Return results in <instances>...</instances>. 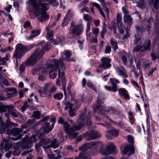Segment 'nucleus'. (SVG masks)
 I'll return each instance as SVG.
<instances>
[{
  "label": "nucleus",
  "mask_w": 159,
  "mask_h": 159,
  "mask_svg": "<svg viewBox=\"0 0 159 159\" xmlns=\"http://www.w3.org/2000/svg\"><path fill=\"white\" fill-rule=\"evenodd\" d=\"M91 112L89 111L87 113V109L85 107L83 111H81L80 114L79 115V118L77 120L78 124L71 127V129L79 131L85 125L88 126H91Z\"/></svg>",
  "instance_id": "nucleus-1"
},
{
  "label": "nucleus",
  "mask_w": 159,
  "mask_h": 159,
  "mask_svg": "<svg viewBox=\"0 0 159 159\" xmlns=\"http://www.w3.org/2000/svg\"><path fill=\"white\" fill-rule=\"evenodd\" d=\"M104 100L102 97H99L97 98L96 104L93 106V110L94 112L96 113L101 117H107L108 113L110 111H115V108L112 106L106 107L102 109H100L102 105L103 104Z\"/></svg>",
  "instance_id": "nucleus-2"
},
{
  "label": "nucleus",
  "mask_w": 159,
  "mask_h": 159,
  "mask_svg": "<svg viewBox=\"0 0 159 159\" xmlns=\"http://www.w3.org/2000/svg\"><path fill=\"white\" fill-rule=\"evenodd\" d=\"M49 4L42 6L29 12L30 15L31 13H33V15L36 17H39L38 20L40 22L45 21L49 18V15L47 14L46 11L49 9Z\"/></svg>",
  "instance_id": "nucleus-3"
},
{
  "label": "nucleus",
  "mask_w": 159,
  "mask_h": 159,
  "mask_svg": "<svg viewBox=\"0 0 159 159\" xmlns=\"http://www.w3.org/2000/svg\"><path fill=\"white\" fill-rule=\"evenodd\" d=\"M22 132V129L14 127L11 129H8L7 131V134L9 136L12 135L14 137H11V140L16 141L21 139L23 135L21 134Z\"/></svg>",
  "instance_id": "nucleus-4"
},
{
  "label": "nucleus",
  "mask_w": 159,
  "mask_h": 159,
  "mask_svg": "<svg viewBox=\"0 0 159 159\" xmlns=\"http://www.w3.org/2000/svg\"><path fill=\"white\" fill-rule=\"evenodd\" d=\"M26 46L21 43L17 44L13 56L16 59L21 58L27 52Z\"/></svg>",
  "instance_id": "nucleus-5"
},
{
  "label": "nucleus",
  "mask_w": 159,
  "mask_h": 159,
  "mask_svg": "<svg viewBox=\"0 0 159 159\" xmlns=\"http://www.w3.org/2000/svg\"><path fill=\"white\" fill-rule=\"evenodd\" d=\"M84 28V25L81 23L73 26L70 32L71 37L74 38L76 36H79L81 35L83 32Z\"/></svg>",
  "instance_id": "nucleus-6"
},
{
  "label": "nucleus",
  "mask_w": 159,
  "mask_h": 159,
  "mask_svg": "<svg viewBox=\"0 0 159 159\" xmlns=\"http://www.w3.org/2000/svg\"><path fill=\"white\" fill-rule=\"evenodd\" d=\"M41 46V49L39 48H38L36 50H37V53L41 57H42L45 52L49 51L52 48L51 44L50 42H48L46 44H45L44 42H40L38 44Z\"/></svg>",
  "instance_id": "nucleus-7"
},
{
  "label": "nucleus",
  "mask_w": 159,
  "mask_h": 159,
  "mask_svg": "<svg viewBox=\"0 0 159 159\" xmlns=\"http://www.w3.org/2000/svg\"><path fill=\"white\" fill-rule=\"evenodd\" d=\"M41 0H29L27 3H29V6L27 8L28 11L44 5L48 3H42L39 2Z\"/></svg>",
  "instance_id": "nucleus-8"
},
{
  "label": "nucleus",
  "mask_w": 159,
  "mask_h": 159,
  "mask_svg": "<svg viewBox=\"0 0 159 159\" xmlns=\"http://www.w3.org/2000/svg\"><path fill=\"white\" fill-rule=\"evenodd\" d=\"M37 50H35L34 52L26 60L25 64L26 66H34L37 63L38 60L41 58L37 53Z\"/></svg>",
  "instance_id": "nucleus-9"
},
{
  "label": "nucleus",
  "mask_w": 159,
  "mask_h": 159,
  "mask_svg": "<svg viewBox=\"0 0 159 159\" xmlns=\"http://www.w3.org/2000/svg\"><path fill=\"white\" fill-rule=\"evenodd\" d=\"M101 61L102 63L98 66V68H102L103 70H106L108 69L111 66L110 64L111 60L109 58L103 57L102 58Z\"/></svg>",
  "instance_id": "nucleus-10"
},
{
  "label": "nucleus",
  "mask_w": 159,
  "mask_h": 159,
  "mask_svg": "<svg viewBox=\"0 0 159 159\" xmlns=\"http://www.w3.org/2000/svg\"><path fill=\"white\" fill-rule=\"evenodd\" d=\"M89 144L92 146H97V147H99L100 148L99 152L102 155H107L109 154L108 149L107 148L106 149L104 148V146L102 144L101 142H94L92 141Z\"/></svg>",
  "instance_id": "nucleus-11"
},
{
  "label": "nucleus",
  "mask_w": 159,
  "mask_h": 159,
  "mask_svg": "<svg viewBox=\"0 0 159 159\" xmlns=\"http://www.w3.org/2000/svg\"><path fill=\"white\" fill-rule=\"evenodd\" d=\"M86 140H91L97 139L100 136L98 132L94 130L88 131L85 133Z\"/></svg>",
  "instance_id": "nucleus-12"
},
{
  "label": "nucleus",
  "mask_w": 159,
  "mask_h": 159,
  "mask_svg": "<svg viewBox=\"0 0 159 159\" xmlns=\"http://www.w3.org/2000/svg\"><path fill=\"white\" fill-rule=\"evenodd\" d=\"M58 79L61 80V84L63 88V91L66 90V80L65 77V74L64 72H61L60 70H58Z\"/></svg>",
  "instance_id": "nucleus-13"
},
{
  "label": "nucleus",
  "mask_w": 159,
  "mask_h": 159,
  "mask_svg": "<svg viewBox=\"0 0 159 159\" xmlns=\"http://www.w3.org/2000/svg\"><path fill=\"white\" fill-rule=\"evenodd\" d=\"M90 142L89 143V147L92 148L89 150V153L88 154L89 157H91V155L94 156L97 154L98 153L99 147H97V146H92L89 144Z\"/></svg>",
  "instance_id": "nucleus-14"
},
{
  "label": "nucleus",
  "mask_w": 159,
  "mask_h": 159,
  "mask_svg": "<svg viewBox=\"0 0 159 159\" xmlns=\"http://www.w3.org/2000/svg\"><path fill=\"white\" fill-rule=\"evenodd\" d=\"M38 138L41 143L42 144V146H47L48 145V143L51 142V140L50 139H47L45 138V136L41 134L38 135Z\"/></svg>",
  "instance_id": "nucleus-15"
},
{
  "label": "nucleus",
  "mask_w": 159,
  "mask_h": 159,
  "mask_svg": "<svg viewBox=\"0 0 159 159\" xmlns=\"http://www.w3.org/2000/svg\"><path fill=\"white\" fill-rule=\"evenodd\" d=\"M52 61L53 64L48 63L46 66V68H52L57 70L59 66V61L57 59H53Z\"/></svg>",
  "instance_id": "nucleus-16"
},
{
  "label": "nucleus",
  "mask_w": 159,
  "mask_h": 159,
  "mask_svg": "<svg viewBox=\"0 0 159 159\" xmlns=\"http://www.w3.org/2000/svg\"><path fill=\"white\" fill-rule=\"evenodd\" d=\"M50 143V145L47 146H43V148L44 149H48L51 148L55 149L57 148L59 145V143L57 142V139L56 138L54 139Z\"/></svg>",
  "instance_id": "nucleus-17"
},
{
  "label": "nucleus",
  "mask_w": 159,
  "mask_h": 159,
  "mask_svg": "<svg viewBox=\"0 0 159 159\" xmlns=\"http://www.w3.org/2000/svg\"><path fill=\"white\" fill-rule=\"evenodd\" d=\"M50 127L43 128H40L39 129L36 130V134L38 135H42L45 136V134H48L52 130Z\"/></svg>",
  "instance_id": "nucleus-18"
},
{
  "label": "nucleus",
  "mask_w": 159,
  "mask_h": 159,
  "mask_svg": "<svg viewBox=\"0 0 159 159\" xmlns=\"http://www.w3.org/2000/svg\"><path fill=\"white\" fill-rule=\"evenodd\" d=\"M124 23H126L128 27L131 28L133 22V18L130 15H125L123 16Z\"/></svg>",
  "instance_id": "nucleus-19"
},
{
  "label": "nucleus",
  "mask_w": 159,
  "mask_h": 159,
  "mask_svg": "<svg viewBox=\"0 0 159 159\" xmlns=\"http://www.w3.org/2000/svg\"><path fill=\"white\" fill-rule=\"evenodd\" d=\"M127 53L125 51L123 50L119 54V57L124 65H126L127 62Z\"/></svg>",
  "instance_id": "nucleus-20"
},
{
  "label": "nucleus",
  "mask_w": 159,
  "mask_h": 159,
  "mask_svg": "<svg viewBox=\"0 0 159 159\" xmlns=\"http://www.w3.org/2000/svg\"><path fill=\"white\" fill-rule=\"evenodd\" d=\"M143 48V51H146L147 50L150 51L151 48V41L150 39H148L143 44L142 46Z\"/></svg>",
  "instance_id": "nucleus-21"
},
{
  "label": "nucleus",
  "mask_w": 159,
  "mask_h": 159,
  "mask_svg": "<svg viewBox=\"0 0 159 159\" xmlns=\"http://www.w3.org/2000/svg\"><path fill=\"white\" fill-rule=\"evenodd\" d=\"M127 91L124 88H120L119 90V94L120 96H123L126 99H129L130 97Z\"/></svg>",
  "instance_id": "nucleus-22"
},
{
  "label": "nucleus",
  "mask_w": 159,
  "mask_h": 159,
  "mask_svg": "<svg viewBox=\"0 0 159 159\" xmlns=\"http://www.w3.org/2000/svg\"><path fill=\"white\" fill-rule=\"evenodd\" d=\"M109 154L115 155L116 153V146L113 144H111L106 147Z\"/></svg>",
  "instance_id": "nucleus-23"
},
{
  "label": "nucleus",
  "mask_w": 159,
  "mask_h": 159,
  "mask_svg": "<svg viewBox=\"0 0 159 159\" xmlns=\"http://www.w3.org/2000/svg\"><path fill=\"white\" fill-rule=\"evenodd\" d=\"M35 134L32 135L30 138L27 139L31 143L33 144L34 143L36 142L39 139L38 138L39 135L36 134V130L35 131Z\"/></svg>",
  "instance_id": "nucleus-24"
},
{
  "label": "nucleus",
  "mask_w": 159,
  "mask_h": 159,
  "mask_svg": "<svg viewBox=\"0 0 159 159\" xmlns=\"http://www.w3.org/2000/svg\"><path fill=\"white\" fill-rule=\"evenodd\" d=\"M46 30L47 31V39L49 41L52 40V37L53 34V31L51 30L48 27H46Z\"/></svg>",
  "instance_id": "nucleus-25"
},
{
  "label": "nucleus",
  "mask_w": 159,
  "mask_h": 159,
  "mask_svg": "<svg viewBox=\"0 0 159 159\" xmlns=\"http://www.w3.org/2000/svg\"><path fill=\"white\" fill-rule=\"evenodd\" d=\"M119 132V131L115 129L108 130L107 131V133L109 135L115 137L118 136Z\"/></svg>",
  "instance_id": "nucleus-26"
},
{
  "label": "nucleus",
  "mask_w": 159,
  "mask_h": 159,
  "mask_svg": "<svg viewBox=\"0 0 159 159\" xmlns=\"http://www.w3.org/2000/svg\"><path fill=\"white\" fill-rule=\"evenodd\" d=\"M57 70L55 69L51 68V70L49 72L50 78L54 79L57 77Z\"/></svg>",
  "instance_id": "nucleus-27"
},
{
  "label": "nucleus",
  "mask_w": 159,
  "mask_h": 159,
  "mask_svg": "<svg viewBox=\"0 0 159 159\" xmlns=\"http://www.w3.org/2000/svg\"><path fill=\"white\" fill-rule=\"evenodd\" d=\"M40 33L41 31L40 30H32L31 32V34L29 37V39H32L35 37L38 36Z\"/></svg>",
  "instance_id": "nucleus-28"
},
{
  "label": "nucleus",
  "mask_w": 159,
  "mask_h": 159,
  "mask_svg": "<svg viewBox=\"0 0 159 159\" xmlns=\"http://www.w3.org/2000/svg\"><path fill=\"white\" fill-rule=\"evenodd\" d=\"M89 157L88 153L84 151L80 152L78 155V159H89Z\"/></svg>",
  "instance_id": "nucleus-29"
},
{
  "label": "nucleus",
  "mask_w": 159,
  "mask_h": 159,
  "mask_svg": "<svg viewBox=\"0 0 159 159\" xmlns=\"http://www.w3.org/2000/svg\"><path fill=\"white\" fill-rule=\"evenodd\" d=\"M102 3V5L103 9L105 11L107 16H109V10L108 8L106 6V4L104 2V0H100Z\"/></svg>",
  "instance_id": "nucleus-30"
},
{
  "label": "nucleus",
  "mask_w": 159,
  "mask_h": 159,
  "mask_svg": "<svg viewBox=\"0 0 159 159\" xmlns=\"http://www.w3.org/2000/svg\"><path fill=\"white\" fill-rule=\"evenodd\" d=\"M110 81L112 84V86L117 89V83H120L118 80L115 78H110Z\"/></svg>",
  "instance_id": "nucleus-31"
},
{
  "label": "nucleus",
  "mask_w": 159,
  "mask_h": 159,
  "mask_svg": "<svg viewBox=\"0 0 159 159\" xmlns=\"http://www.w3.org/2000/svg\"><path fill=\"white\" fill-rule=\"evenodd\" d=\"M63 128L64 129L65 132L67 134L70 130L71 127H70V125L69 123L66 121H65V123L63 124Z\"/></svg>",
  "instance_id": "nucleus-32"
},
{
  "label": "nucleus",
  "mask_w": 159,
  "mask_h": 159,
  "mask_svg": "<svg viewBox=\"0 0 159 159\" xmlns=\"http://www.w3.org/2000/svg\"><path fill=\"white\" fill-rule=\"evenodd\" d=\"M110 42L114 51H116L118 49L117 43L114 39L111 38L110 40Z\"/></svg>",
  "instance_id": "nucleus-33"
},
{
  "label": "nucleus",
  "mask_w": 159,
  "mask_h": 159,
  "mask_svg": "<svg viewBox=\"0 0 159 159\" xmlns=\"http://www.w3.org/2000/svg\"><path fill=\"white\" fill-rule=\"evenodd\" d=\"M71 130L69 131V132H68L67 134L69 135V137H72L73 139L75 138L77 136L78 134V133L75 132V131L74 130Z\"/></svg>",
  "instance_id": "nucleus-34"
},
{
  "label": "nucleus",
  "mask_w": 159,
  "mask_h": 159,
  "mask_svg": "<svg viewBox=\"0 0 159 159\" xmlns=\"http://www.w3.org/2000/svg\"><path fill=\"white\" fill-rule=\"evenodd\" d=\"M87 85L88 87L92 89V90H94L96 92H97V89L91 81L88 80L87 82Z\"/></svg>",
  "instance_id": "nucleus-35"
},
{
  "label": "nucleus",
  "mask_w": 159,
  "mask_h": 159,
  "mask_svg": "<svg viewBox=\"0 0 159 159\" xmlns=\"http://www.w3.org/2000/svg\"><path fill=\"white\" fill-rule=\"evenodd\" d=\"M63 37L61 36H58L56 40H54L53 41V43L54 45H57L61 43L63 41Z\"/></svg>",
  "instance_id": "nucleus-36"
},
{
  "label": "nucleus",
  "mask_w": 159,
  "mask_h": 159,
  "mask_svg": "<svg viewBox=\"0 0 159 159\" xmlns=\"http://www.w3.org/2000/svg\"><path fill=\"white\" fill-rule=\"evenodd\" d=\"M63 104L65 106L64 108L66 110H68V109H70L73 108V103H70L69 101H68L67 102H64Z\"/></svg>",
  "instance_id": "nucleus-37"
},
{
  "label": "nucleus",
  "mask_w": 159,
  "mask_h": 159,
  "mask_svg": "<svg viewBox=\"0 0 159 159\" xmlns=\"http://www.w3.org/2000/svg\"><path fill=\"white\" fill-rule=\"evenodd\" d=\"M4 141L5 142L4 149L6 151H8L11 147V145L9 144L8 141L6 139H4Z\"/></svg>",
  "instance_id": "nucleus-38"
},
{
  "label": "nucleus",
  "mask_w": 159,
  "mask_h": 159,
  "mask_svg": "<svg viewBox=\"0 0 159 159\" xmlns=\"http://www.w3.org/2000/svg\"><path fill=\"white\" fill-rule=\"evenodd\" d=\"M69 19V17L66 15L63 20L62 22L61 26L62 27H64L68 25V20Z\"/></svg>",
  "instance_id": "nucleus-39"
},
{
  "label": "nucleus",
  "mask_w": 159,
  "mask_h": 159,
  "mask_svg": "<svg viewBox=\"0 0 159 159\" xmlns=\"http://www.w3.org/2000/svg\"><path fill=\"white\" fill-rule=\"evenodd\" d=\"M63 94L62 93H57L55 94L53 96L54 98L58 100H61L63 97Z\"/></svg>",
  "instance_id": "nucleus-40"
},
{
  "label": "nucleus",
  "mask_w": 159,
  "mask_h": 159,
  "mask_svg": "<svg viewBox=\"0 0 159 159\" xmlns=\"http://www.w3.org/2000/svg\"><path fill=\"white\" fill-rule=\"evenodd\" d=\"M104 88L105 89L109 91L115 92L117 91V89L112 86V87L110 86L105 85Z\"/></svg>",
  "instance_id": "nucleus-41"
},
{
  "label": "nucleus",
  "mask_w": 159,
  "mask_h": 159,
  "mask_svg": "<svg viewBox=\"0 0 159 159\" xmlns=\"http://www.w3.org/2000/svg\"><path fill=\"white\" fill-rule=\"evenodd\" d=\"M33 144L28 140L25 143L23 146V148L25 149H28L31 148V145Z\"/></svg>",
  "instance_id": "nucleus-42"
},
{
  "label": "nucleus",
  "mask_w": 159,
  "mask_h": 159,
  "mask_svg": "<svg viewBox=\"0 0 159 159\" xmlns=\"http://www.w3.org/2000/svg\"><path fill=\"white\" fill-rule=\"evenodd\" d=\"M129 150L128 155L130 156L134 154L135 151V148L134 145H129Z\"/></svg>",
  "instance_id": "nucleus-43"
},
{
  "label": "nucleus",
  "mask_w": 159,
  "mask_h": 159,
  "mask_svg": "<svg viewBox=\"0 0 159 159\" xmlns=\"http://www.w3.org/2000/svg\"><path fill=\"white\" fill-rule=\"evenodd\" d=\"M153 4V7L156 9H157L159 7V0H151Z\"/></svg>",
  "instance_id": "nucleus-44"
},
{
  "label": "nucleus",
  "mask_w": 159,
  "mask_h": 159,
  "mask_svg": "<svg viewBox=\"0 0 159 159\" xmlns=\"http://www.w3.org/2000/svg\"><path fill=\"white\" fill-rule=\"evenodd\" d=\"M112 122L115 123L117 126H119L120 128L122 129L123 128L124 126H125V124L122 121L119 122L113 121Z\"/></svg>",
  "instance_id": "nucleus-45"
},
{
  "label": "nucleus",
  "mask_w": 159,
  "mask_h": 159,
  "mask_svg": "<svg viewBox=\"0 0 159 159\" xmlns=\"http://www.w3.org/2000/svg\"><path fill=\"white\" fill-rule=\"evenodd\" d=\"M86 136L85 133H83L82 134L78 137L76 139V140L77 142H80L83 138H84L86 140Z\"/></svg>",
  "instance_id": "nucleus-46"
},
{
  "label": "nucleus",
  "mask_w": 159,
  "mask_h": 159,
  "mask_svg": "<svg viewBox=\"0 0 159 159\" xmlns=\"http://www.w3.org/2000/svg\"><path fill=\"white\" fill-rule=\"evenodd\" d=\"M33 116L36 119H39L40 118L41 113L39 111H34L33 112Z\"/></svg>",
  "instance_id": "nucleus-47"
},
{
  "label": "nucleus",
  "mask_w": 159,
  "mask_h": 159,
  "mask_svg": "<svg viewBox=\"0 0 159 159\" xmlns=\"http://www.w3.org/2000/svg\"><path fill=\"white\" fill-rule=\"evenodd\" d=\"M19 113V112L16 111V109L10 111L9 113L10 114L14 117H18V114Z\"/></svg>",
  "instance_id": "nucleus-48"
},
{
  "label": "nucleus",
  "mask_w": 159,
  "mask_h": 159,
  "mask_svg": "<svg viewBox=\"0 0 159 159\" xmlns=\"http://www.w3.org/2000/svg\"><path fill=\"white\" fill-rule=\"evenodd\" d=\"M129 149V145H127L124 147V150L122 151V155L123 156H125L126 155Z\"/></svg>",
  "instance_id": "nucleus-49"
},
{
  "label": "nucleus",
  "mask_w": 159,
  "mask_h": 159,
  "mask_svg": "<svg viewBox=\"0 0 159 159\" xmlns=\"http://www.w3.org/2000/svg\"><path fill=\"white\" fill-rule=\"evenodd\" d=\"M71 87V86L70 85V84H69L67 88V90L68 93V95H71L70 96H71V101H73L74 100V98L73 96V95L72 94H71V92L70 91Z\"/></svg>",
  "instance_id": "nucleus-50"
},
{
  "label": "nucleus",
  "mask_w": 159,
  "mask_h": 159,
  "mask_svg": "<svg viewBox=\"0 0 159 159\" xmlns=\"http://www.w3.org/2000/svg\"><path fill=\"white\" fill-rule=\"evenodd\" d=\"M83 19L84 20L88 21H91L92 20V18L91 16L88 14H84V15Z\"/></svg>",
  "instance_id": "nucleus-51"
},
{
  "label": "nucleus",
  "mask_w": 159,
  "mask_h": 159,
  "mask_svg": "<svg viewBox=\"0 0 159 159\" xmlns=\"http://www.w3.org/2000/svg\"><path fill=\"white\" fill-rule=\"evenodd\" d=\"M116 21L118 25H119V24L120 25V24H122V23L121 22V20H122V16H120L119 14L118 13L116 17Z\"/></svg>",
  "instance_id": "nucleus-52"
},
{
  "label": "nucleus",
  "mask_w": 159,
  "mask_h": 159,
  "mask_svg": "<svg viewBox=\"0 0 159 159\" xmlns=\"http://www.w3.org/2000/svg\"><path fill=\"white\" fill-rule=\"evenodd\" d=\"M134 42L135 45H137L139 41L140 40V36L138 34H136L134 35Z\"/></svg>",
  "instance_id": "nucleus-53"
},
{
  "label": "nucleus",
  "mask_w": 159,
  "mask_h": 159,
  "mask_svg": "<svg viewBox=\"0 0 159 159\" xmlns=\"http://www.w3.org/2000/svg\"><path fill=\"white\" fill-rule=\"evenodd\" d=\"M128 142L131 144V145H134V137L131 135H129L127 136Z\"/></svg>",
  "instance_id": "nucleus-54"
},
{
  "label": "nucleus",
  "mask_w": 159,
  "mask_h": 159,
  "mask_svg": "<svg viewBox=\"0 0 159 159\" xmlns=\"http://www.w3.org/2000/svg\"><path fill=\"white\" fill-rule=\"evenodd\" d=\"M65 54L66 57H64V60L65 61L66 60V59L70 58L72 55L71 51L68 50H66Z\"/></svg>",
  "instance_id": "nucleus-55"
},
{
  "label": "nucleus",
  "mask_w": 159,
  "mask_h": 159,
  "mask_svg": "<svg viewBox=\"0 0 159 159\" xmlns=\"http://www.w3.org/2000/svg\"><path fill=\"white\" fill-rule=\"evenodd\" d=\"M75 110L73 108L69 109V116L71 117L75 116Z\"/></svg>",
  "instance_id": "nucleus-56"
},
{
  "label": "nucleus",
  "mask_w": 159,
  "mask_h": 159,
  "mask_svg": "<svg viewBox=\"0 0 159 159\" xmlns=\"http://www.w3.org/2000/svg\"><path fill=\"white\" fill-rule=\"evenodd\" d=\"M7 111L6 106L4 105L3 103L0 104V112H5Z\"/></svg>",
  "instance_id": "nucleus-57"
},
{
  "label": "nucleus",
  "mask_w": 159,
  "mask_h": 159,
  "mask_svg": "<svg viewBox=\"0 0 159 159\" xmlns=\"http://www.w3.org/2000/svg\"><path fill=\"white\" fill-rule=\"evenodd\" d=\"M7 129L6 128L4 125H3L0 127V133L2 134H5L6 133L7 134V131L6 129Z\"/></svg>",
  "instance_id": "nucleus-58"
},
{
  "label": "nucleus",
  "mask_w": 159,
  "mask_h": 159,
  "mask_svg": "<svg viewBox=\"0 0 159 159\" xmlns=\"http://www.w3.org/2000/svg\"><path fill=\"white\" fill-rule=\"evenodd\" d=\"M49 3L54 7H57L59 5L58 3L55 0H50Z\"/></svg>",
  "instance_id": "nucleus-59"
},
{
  "label": "nucleus",
  "mask_w": 159,
  "mask_h": 159,
  "mask_svg": "<svg viewBox=\"0 0 159 159\" xmlns=\"http://www.w3.org/2000/svg\"><path fill=\"white\" fill-rule=\"evenodd\" d=\"M151 56L152 57V60L153 61H156L157 59L159 58L158 55H157L155 52H152L151 54Z\"/></svg>",
  "instance_id": "nucleus-60"
},
{
  "label": "nucleus",
  "mask_w": 159,
  "mask_h": 159,
  "mask_svg": "<svg viewBox=\"0 0 159 159\" xmlns=\"http://www.w3.org/2000/svg\"><path fill=\"white\" fill-rule=\"evenodd\" d=\"M43 94L45 95H47V97L48 98L51 97L52 96L51 93L49 91L48 92L46 89H43Z\"/></svg>",
  "instance_id": "nucleus-61"
},
{
  "label": "nucleus",
  "mask_w": 159,
  "mask_h": 159,
  "mask_svg": "<svg viewBox=\"0 0 159 159\" xmlns=\"http://www.w3.org/2000/svg\"><path fill=\"white\" fill-rule=\"evenodd\" d=\"M4 125L7 129H9L14 126V123L12 122H5Z\"/></svg>",
  "instance_id": "nucleus-62"
},
{
  "label": "nucleus",
  "mask_w": 159,
  "mask_h": 159,
  "mask_svg": "<svg viewBox=\"0 0 159 159\" xmlns=\"http://www.w3.org/2000/svg\"><path fill=\"white\" fill-rule=\"evenodd\" d=\"M17 92H12L11 93H7V97L9 98H11L13 97H14L17 94Z\"/></svg>",
  "instance_id": "nucleus-63"
},
{
  "label": "nucleus",
  "mask_w": 159,
  "mask_h": 159,
  "mask_svg": "<svg viewBox=\"0 0 159 159\" xmlns=\"http://www.w3.org/2000/svg\"><path fill=\"white\" fill-rule=\"evenodd\" d=\"M25 66L24 63H22L19 67V70L21 73L23 72L25 70Z\"/></svg>",
  "instance_id": "nucleus-64"
}]
</instances>
